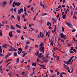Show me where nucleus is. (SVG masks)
I'll use <instances>...</instances> for the list:
<instances>
[{
    "label": "nucleus",
    "mask_w": 77,
    "mask_h": 77,
    "mask_svg": "<svg viewBox=\"0 0 77 77\" xmlns=\"http://www.w3.org/2000/svg\"><path fill=\"white\" fill-rule=\"evenodd\" d=\"M2 53V49H0V53Z\"/></svg>",
    "instance_id": "52"
},
{
    "label": "nucleus",
    "mask_w": 77,
    "mask_h": 77,
    "mask_svg": "<svg viewBox=\"0 0 77 77\" xmlns=\"http://www.w3.org/2000/svg\"><path fill=\"white\" fill-rule=\"evenodd\" d=\"M41 44L40 45V47L39 48H44V47H43L44 46V44L42 43V42H40Z\"/></svg>",
    "instance_id": "3"
},
{
    "label": "nucleus",
    "mask_w": 77,
    "mask_h": 77,
    "mask_svg": "<svg viewBox=\"0 0 77 77\" xmlns=\"http://www.w3.org/2000/svg\"><path fill=\"white\" fill-rule=\"evenodd\" d=\"M47 15V13H44L43 15Z\"/></svg>",
    "instance_id": "62"
},
{
    "label": "nucleus",
    "mask_w": 77,
    "mask_h": 77,
    "mask_svg": "<svg viewBox=\"0 0 77 77\" xmlns=\"http://www.w3.org/2000/svg\"><path fill=\"white\" fill-rule=\"evenodd\" d=\"M8 56H11V55L12 54V53H11L10 54V52H8Z\"/></svg>",
    "instance_id": "29"
},
{
    "label": "nucleus",
    "mask_w": 77,
    "mask_h": 77,
    "mask_svg": "<svg viewBox=\"0 0 77 77\" xmlns=\"http://www.w3.org/2000/svg\"><path fill=\"white\" fill-rule=\"evenodd\" d=\"M53 50L54 51H56V50H59V51H60V52H62V51H61V50H60V49H59V48H54L53 49Z\"/></svg>",
    "instance_id": "10"
},
{
    "label": "nucleus",
    "mask_w": 77,
    "mask_h": 77,
    "mask_svg": "<svg viewBox=\"0 0 77 77\" xmlns=\"http://www.w3.org/2000/svg\"><path fill=\"white\" fill-rule=\"evenodd\" d=\"M9 60H7L5 62H6V63H8V62H9Z\"/></svg>",
    "instance_id": "57"
},
{
    "label": "nucleus",
    "mask_w": 77,
    "mask_h": 77,
    "mask_svg": "<svg viewBox=\"0 0 77 77\" xmlns=\"http://www.w3.org/2000/svg\"><path fill=\"white\" fill-rule=\"evenodd\" d=\"M16 3V2H15L14 1L13 2V3L12 4V6H13V8H15V5Z\"/></svg>",
    "instance_id": "14"
},
{
    "label": "nucleus",
    "mask_w": 77,
    "mask_h": 77,
    "mask_svg": "<svg viewBox=\"0 0 77 77\" xmlns=\"http://www.w3.org/2000/svg\"><path fill=\"white\" fill-rule=\"evenodd\" d=\"M39 54V51H37L36 53H35V54L36 55V56H37V55H38V54Z\"/></svg>",
    "instance_id": "25"
},
{
    "label": "nucleus",
    "mask_w": 77,
    "mask_h": 77,
    "mask_svg": "<svg viewBox=\"0 0 77 77\" xmlns=\"http://www.w3.org/2000/svg\"><path fill=\"white\" fill-rule=\"evenodd\" d=\"M21 4V3H20L19 2H16V3L15 4V6H19L20 5V4Z\"/></svg>",
    "instance_id": "12"
},
{
    "label": "nucleus",
    "mask_w": 77,
    "mask_h": 77,
    "mask_svg": "<svg viewBox=\"0 0 77 77\" xmlns=\"http://www.w3.org/2000/svg\"><path fill=\"white\" fill-rule=\"evenodd\" d=\"M16 26L17 27V28H18L19 29H21V26L18 25L17 24H16Z\"/></svg>",
    "instance_id": "11"
},
{
    "label": "nucleus",
    "mask_w": 77,
    "mask_h": 77,
    "mask_svg": "<svg viewBox=\"0 0 77 77\" xmlns=\"http://www.w3.org/2000/svg\"><path fill=\"white\" fill-rule=\"evenodd\" d=\"M62 32H64V30H65V29H64V28H63V27H62Z\"/></svg>",
    "instance_id": "37"
},
{
    "label": "nucleus",
    "mask_w": 77,
    "mask_h": 77,
    "mask_svg": "<svg viewBox=\"0 0 77 77\" xmlns=\"http://www.w3.org/2000/svg\"><path fill=\"white\" fill-rule=\"evenodd\" d=\"M42 6L43 7V8H44L45 9V6H44V4H43L42 5Z\"/></svg>",
    "instance_id": "58"
},
{
    "label": "nucleus",
    "mask_w": 77,
    "mask_h": 77,
    "mask_svg": "<svg viewBox=\"0 0 77 77\" xmlns=\"http://www.w3.org/2000/svg\"><path fill=\"white\" fill-rule=\"evenodd\" d=\"M35 48H38V45H36L35 46Z\"/></svg>",
    "instance_id": "49"
},
{
    "label": "nucleus",
    "mask_w": 77,
    "mask_h": 77,
    "mask_svg": "<svg viewBox=\"0 0 77 77\" xmlns=\"http://www.w3.org/2000/svg\"><path fill=\"white\" fill-rule=\"evenodd\" d=\"M44 61L45 62H47V59L45 58V59L44 60Z\"/></svg>",
    "instance_id": "40"
},
{
    "label": "nucleus",
    "mask_w": 77,
    "mask_h": 77,
    "mask_svg": "<svg viewBox=\"0 0 77 77\" xmlns=\"http://www.w3.org/2000/svg\"><path fill=\"white\" fill-rule=\"evenodd\" d=\"M73 51L74 52H75V53H77V52L74 49L73 50Z\"/></svg>",
    "instance_id": "51"
},
{
    "label": "nucleus",
    "mask_w": 77,
    "mask_h": 77,
    "mask_svg": "<svg viewBox=\"0 0 77 77\" xmlns=\"http://www.w3.org/2000/svg\"><path fill=\"white\" fill-rule=\"evenodd\" d=\"M35 74V72H34L32 73L30 75L31 76H32L33 75V74Z\"/></svg>",
    "instance_id": "39"
},
{
    "label": "nucleus",
    "mask_w": 77,
    "mask_h": 77,
    "mask_svg": "<svg viewBox=\"0 0 77 77\" xmlns=\"http://www.w3.org/2000/svg\"><path fill=\"white\" fill-rule=\"evenodd\" d=\"M60 37L61 38H63L64 39H66V35H64L63 33H61L60 34Z\"/></svg>",
    "instance_id": "2"
},
{
    "label": "nucleus",
    "mask_w": 77,
    "mask_h": 77,
    "mask_svg": "<svg viewBox=\"0 0 77 77\" xmlns=\"http://www.w3.org/2000/svg\"><path fill=\"white\" fill-rule=\"evenodd\" d=\"M14 38L16 39H17L18 38V37L17 36V35H15V36H14Z\"/></svg>",
    "instance_id": "36"
},
{
    "label": "nucleus",
    "mask_w": 77,
    "mask_h": 77,
    "mask_svg": "<svg viewBox=\"0 0 77 77\" xmlns=\"http://www.w3.org/2000/svg\"><path fill=\"white\" fill-rule=\"evenodd\" d=\"M23 11V9L22 8H20V10L18 11V14L20 15V14H21V13Z\"/></svg>",
    "instance_id": "4"
},
{
    "label": "nucleus",
    "mask_w": 77,
    "mask_h": 77,
    "mask_svg": "<svg viewBox=\"0 0 77 77\" xmlns=\"http://www.w3.org/2000/svg\"><path fill=\"white\" fill-rule=\"evenodd\" d=\"M24 11L25 12H26V9L25 7H24Z\"/></svg>",
    "instance_id": "46"
},
{
    "label": "nucleus",
    "mask_w": 77,
    "mask_h": 77,
    "mask_svg": "<svg viewBox=\"0 0 77 77\" xmlns=\"http://www.w3.org/2000/svg\"><path fill=\"white\" fill-rule=\"evenodd\" d=\"M18 50L20 51V53H21V52L23 51L22 48H18Z\"/></svg>",
    "instance_id": "20"
},
{
    "label": "nucleus",
    "mask_w": 77,
    "mask_h": 77,
    "mask_svg": "<svg viewBox=\"0 0 77 77\" xmlns=\"http://www.w3.org/2000/svg\"><path fill=\"white\" fill-rule=\"evenodd\" d=\"M64 66H65L64 67V68L66 69V70H67V68L68 67V66L67 65H65V64H64Z\"/></svg>",
    "instance_id": "19"
},
{
    "label": "nucleus",
    "mask_w": 77,
    "mask_h": 77,
    "mask_svg": "<svg viewBox=\"0 0 77 77\" xmlns=\"http://www.w3.org/2000/svg\"><path fill=\"white\" fill-rule=\"evenodd\" d=\"M50 24V22H48V23H47V26H50V25H49Z\"/></svg>",
    "instance_id": "43"
},
{
    "label": "nucleus",
    "mask_w": 77,
    "mask_h": 77,
    "mask_svg": "<svg viewBox=\"0 0 77 77\" xmlns=\"http://www.w3.org/2000/svg\"><path fill=\"white\" fill-rule=\"evenodd\" d=\"M44 36V34H42V36H41V38H43V37Z\"/></svg>",
    "instance_id": "55"
},
{
    "label": "nucleus",
    "mask_w": 77,
    "mask_h": 77,
    "mask_svg": "<svg viewBox=\"0 0 77 77\" xmlns=\"http://www.w3.org/2000/svg\"><path fill=\"white\" fill-rule=\"evenodd\" d=\"M26 54H27V53H26L23 54L22 55L23 57H24L25 56Z\"/></svg>",
    "instance_id": "21"
},
{
    "label": "nucleus",
    "mask_w": 77,
    "mask_h": 77,
    "mask_svg": "<svg viewBox=\"0 0 77 77\" xmlns=\"http://www.w3.org/2000/svg\"><path fill=\"white\" fill-rule=\"evenodd\" d=\"M7 4V2L6 1L3 2H2V6L5 7V6Z\"/></svg>",
    "instance_id": "5"
},
{
    "label": "nucleus",
    "mask_w": 77,
    "mask_h": 77,
    "mask_svg": "<svg viewBox=\"0 0 77 77\" xmlns=\"http://www.w3.org/2000/svg\"><path fill=\"white\" fill-rule=\"evenodd\" d=\"M25 48H29V46L28 45H26L25 47Z\"/></svg>",
    "instance_id": "34"
},
{
    "label": "nucleus",
    "mask_w": 77,
    "mask_h": 77,
    "mask_svg": "<svg viewBox=\"0 0 77 77\" xmlns=\"http://www.w3.org/2000/svg\"><path fill=\"white\" fill-rule=\"evenodd\" d=\"M73 57L74 56H72V57H71L70 59L68 61V62H66V64H67V65H70V64H71L72 63V62L70 63H69L71 62V60H72V58H73Z\"/></svg>",
    "instance_id": "1"
},
{
    "label": "nucleus",
    "mask_w": 77,
    "mask_h": 77,
    "mask_svg": "<svg viewBox=\"0 0 77 77\" xmlns=\"http://www.w3.org/2000/svg\"><path fill=\"white\" fill-rule=\"evenodd\" d=\"M30 42L29 41H27L26 42V44H30Z\"/></svg>",
    "instance_id": "32"
},
{
    "label": "nucleus",
    "mask_w": 77,
    "mask_h": 77,
    "mask_svg": "<svg viewBox=\"0 0 77 77\" xmlns=\"http://www.w3.org/2000/svg\"><path fill=\"white\" fill-rule=\"evenodd\" d=\"M67 69H68V72H71V71H70V70L69 69V67H67Z\"/></svg>",
    "instance_id": "27"
},
{
    "label": "nucleus",
    "mask_w": 77,
    "mask_h": 77,
    "mask_svg": "<svg viewBox=\"0 0 77 77\" xmlns=\"http://www.w3.org/2000/svg\"><path fill=\"white\" fill-rule=\"evenodd\" d=\"M60 41V38L59 37L58 38V41Z\"/></svg>",
    "instance_id": "59"
},
{
    "label": "nucleus",
    "mask_w": 77,
    "mask_h": 77,
    "mask_svg": "<svg viewBox=\"0 0 77 77\" xmlns=\"http://www.w3.org/2000/svg\"><path fill=\"white\" fill-rule=\"evenodd\" d=\"M49 34H48V32L46 31V36H47V35H48Z\"/></svg>",
    "instance_id": "33"
},
{
    "label": "nucleus",
    "mask_w": 77,
    "mask_h": 77,
    "mask_svg": "<svg viewBox=\"0 0 77 77\" xmlns=\"http://www.w3.org/2000/svg\"><path fill=\"white\" fill-rule=\"evenodd\" d=\"M0 70H2V66H1L0 67Z\"/></svg>",
    "instance_id": "53"
},
{
    "label": "nucleus",
    "mask_w": 77,
    "mask_h": 77,
    "mask_svg": "<svg viewBox=\"0 0 77 77\" xmlns=\"http://www.w3.org/2000/svg\"><path fill=\"white\" fill-rule=\"evenodd\" d=\"M42 35V32H40L39 34L40 36H41Z\"/></svg>",
    "instance_id": "44"
},
{
    "label": "nucleus",
    "mask_w": 77,
    "mask_h": 77,
    "mask_svg": "<svg viewBox=\"0 0 77 77\" xmlns=\"http://www.w3.org/2000/svg\"><path fill=\"white\" fill-rule=\"evenodd\" d=\"M0 36H3L2 34L0 32Z\"/></svg>",
    "instance_id": "56"
},
{
    "label": "nucleus",
    "mask_w": 77,
    "mask_h": 77,
    "mask_svg": "<svg viewBox=\"0 0 77 77\" xmlns=\"http://www.w3.org/2000/svg\"><path fill=\"white\" fill-rule=\"evenodd\" d=\"M21 38L22 39H24V38H23V35L22 36Z\"/></svg>",
    "instance_id": "64"
},
{
    "label": "nucleus",
    "mask_w": 77,
    "mask_h": 77,
    "mask_svg": "<svg viewBox=\"0 0 77 77\" xmlns=\"http://www.w3.org/2000/svg\"><path fill=\"white\" fill-rule=\"evenodd\" d=\"M76 30H75V29H73L72 30V32H75Z\"/></svg>",
    "instance_id": "41"
},
{
    "label": "nucleus",
    "mask_w": 77,
    "mask_h": 77,
    "mask_svg": "<svg viewBox=\"0 0 77 77\" xmlns=\"http://www.w3.org/2000/svg\"><path fill=\"white\" fill-rule=\"evenodd\" d=\"M11 11V12H13V11H14V9L13 8H11V10H10Z\"/></svg>",
    "instance_id": "48"
},
{
    "label": "nucleus",
    "mask_w": 77,
    "mask_h": 77,
    "mask_svg": "<svg viewBox=\"0 0 77 77\" xmlns=\"http://www.w3.org/2000/svg\"><path fill=\"white\" fill-rule=\"evenodd\" d=\"M60 15L59 14H58V15H57L56 16L57 18H59V16H60Z\"/></svg>",
    "instance_id": "42"
},
{
    "label": "nucleus",
    "mask_w": 77,
    "mask_h": 77,
    "mask_svg": "<svg viewBox=\"0 0 77 77\" xmlns=\"http://www.w3.org/2000/svg\"><path fill=\"white\" fill-rule=\"evenodd\" d=\"M73 72V68H72V67L71 70V72Z\"/></svg>",
    "instance_id": "45"
},
{
    "label": "nucleus",
    "mask_w": 77,
    "mask_h": 77,
    "mask_svg": "<svg viewBox=\"0 0 77 77\" xmlns=\"http://www.w3.org/2000/svg\"><path fill=\"white\" fill-rule=\"evenodd\" d=\"M9 55H8V54L5 57V59H6V58H7V57H9Z\"/></svg>",
    "instance_id": "30"
},
{
    "label": "nucleus",
    "mask_w": 77,
    "mask_h": 77,
    "mask_svg": "<svg viewBox=\"0 0 77 77\" xmlns=\"http://www.w3.org/2000/svg\"><path fill=\"white\" fill-rule=\"evenodd\" d=\"M5 22L6 24H8V21L5 20Z\"/></svg>",
    "instance_id": "60"
},
{
    "label": "nucleus",
    "mask_w": 77,
    "mask_h": 77,
    "mask_svg": "<svg viewBox=\"0 0 77 77\" xmlns=\"http://www.w3.org/2000/svg\"><path fill=\"white\" fill-rule=\"evenodd\" d=\"M70 51L71 53H74V52L72 51Z\"/></svg>",
    "instance_id": "61"
},
{
    "label": "nucleus",
    "mask_w": 77,
    "mask_h": 77,
    "mask_svg": "<svg viewBox=\"0 0 77 77\" xmlns=\"http://www.w3.org/2000/svg\"><path fill=\"white\" fill-rule=\"evenodd\" d=\"M9 35L10 36V38H12V37H13V35H12V33L11 31H10L9 32Z\"/></svg>",
    "instance_id": "6"
},
{
    "label": "nucleus",
    "mask_w": 77,
    "mask_h": 77,
    "mask_svg": "<svg viewBox=\"0 0 77 77\" xmlns=\"http://www.w3.org/2000/svg\"><path fill=\"white\" fill-rule=\"evenodd\" d=\"M75 18V19H77V18H76V17L75 16V14H74L73 15V18Z\"/></svg>",
    "instance_id": "28"
},
{
    "label": "nucleus",
    "mask_w": 77,
    "mask_h": 77,
    "mask_svg": "<svg viewBox=\"0 0 77 77\" xmlns=\"http://www.w3.org/2000/svg\"><path fill=\"white\" fill-rule=\"evenodd\" d=\"M55 38H57V35H55Z\"/></svg>",
    "instance_id": "54"
},
{
    "label": "nucleus",
    "mask_w": 77,
    "mask_h": 77,
    "mask_svg": "<svg viewBox=\"0 0 77 77\" xmlns=\"http://www.w3.org/2000/svg\"><path fill=\"white\" fill-rule=\"evenodd\" d=\"M13 50L14 51H17V49H16L13 48Z\"/></svg>",
    "instance_id": "50"
},
{
    "label": "nucleus",
    "mask_w": 77,
    "mask_h": 77,
    "mask_svg": "<svg viewBox=\"0 0 77 77\" xmlns=\"http://www.w3.org/2000/svg\"><path fill=\"white\" fill-rule=\"evenodd\" d=\"M66 24L68 26V27H71V26H72L71 25V24L69 23H66Z\"/></svg>",
    "instance_id": "7"
},
{
    "label": "nucleus",
    "mask_w": 77,
    "mask_h": 77,
    "mask_svg": "<svg viewBox=\"0 0 77 77\" xmlns=\"http://www.w3.org/2000/svg\"><path fill=\"white\" fill-rule=\"evenodd\" d=\"M19 60H20V59L19 58H17L16 60V62L17 63H19Z\"/></svg>",
    "instance_id": "18"
},
{
    "label": "nucleus",
    "mask_w": 77,
    "mask_h": 77,
    "mask_svg": "<svg viewBox=\"0 0 77 77\" xmlns=\"http://www.w3.org/2000/svg\"><path fill=\"white\" fill-rule=\"evenodd\" d=\"M16 32L17 33H21V31L20 30H17Z\"/></svg>",
    "instance_id": "26"
},
{
    "label": "nucleus",
    "mask_w": 77,
    "mask_h": 77,
    "mask_svg": "<svg viewBox=\"0 0 77 77\" xmlns=\"http://www.w3.org/2000/svg\"><path fill=\"white\" fill-rule=\"evenodd\" d=\"M59 74H60V73L59 72V71H57V75H59Z\"/></svg>",
    "instance_id": "38"
},
{
    "label": "nucleus",
    "mask_w": 77,
    "mask_h": 77,
    "mask_svg": "<svg viewBox=\"0 0 77 77\" xmlns=\"http://www.w3.org/2000/svg\"><path fill=\"white\" fill-rule=\"evenodd\" d=\"M66 14H63V16H62L63 19H65V18H66Z\"/></svg>",
    "instance_id": "16"
},
{
    "label": "nucleus",
    "mask_w": 77,
    "mask_h": 77,
    "mask_svg": "<svg viewBox=\"0 0 77 77\" xmlns=\"http://www.w3.org/2000/svg\"><path fill=\"white\" fill-rule=\"evenodd\" d=\"M61 73H62V74H64L65 75H66V73H65L64 72H63Z\"/></svg>",
    "instance_id": "47"
},
{
    "label": "nucleus",
    "mask_w": 77,
    "mask_h": 77,
    "mask_svg": "<svg viewBox=\"0 0 77 77\" xmlns=\"http://www.w3.org/2000/svg\"><path fill=\"white\" fill-rule=\"evenodd\" d=\"M7 46H8V45L6 44H4L2 45V47H3V48H7Z\"/></svg>",
    "instance_id": "8"
},
{
    "label": "nucleus",
    "mask_w": 77,
    "mask_h": 77,
    "mask_svg": "<svg viewBox=\"0 0 77 77\" xmlns=\"http://www.w3.org/2000/svg\"><path fill=\"white\" fill-rule=\"evenodd\" d=\"M31 29L30 30H29V31H30L31 32H32V31H33L34 30V29L32 28H30Z\"/></svg>",
    "instance_id": "31"
},
{
    "label": "nucleus",
    "mask_w": 77,
    "mask_h": 77,
    "mask_svg": "<svg viewBox=\"0 0 77 77\" xmlns=\"http://www.w3.org/2000/svg\"><path fill=\"white\" fill-rule=\"evenodd\" d=\"M39 50L40 51H42L43 53H44V48H40Z\"/></svg>",
    "instance_id": "13"
},
{
    "label": "nucleus",
    "mask_w": 77,
    "mask_h": 77,
    "mask_svg": "<svg viewBox=\"0 0 77 77\" xmlns=\"http://www.w3.org/2000/svg\"><path fill=\"white\" fill-rule=\"evenodd\" d=\"M44 56L42 55V53H40L38 55V57H44Z\"/></svg>",
    "instance_id": "9"
},
{
    "label": "nucleus",
    "mask_w": 77,
    "mask_h": 77,
    "mask_svg": "<svg viewBox=\"0 0 77 77\" xmlns=\"http://www.w3.org/2000/svg\"><path fill=\"white\" fill-rule=\"evenodd\" d=\"M16 9H17V8H15L14 9V12H16Z\"/></svg>",
    "instance_id": "63"
},
{
    "label": "nucleus",
    "mask_w": 77,
    "mask_h": 77,
    "mask_svg": "<svg viewBox=\"0 0 77 77\" xmlns=\"http://www.w3.org/2000/svg\"><path fill=\"white\" fill-rule=\"evenodd\" d=\"M13 49L9 48L8 49L9 51H13Z\"/></svg>",
    "instance_id": "22"
},
{
    "label": "nucleus",
    "mask_w": 77,
    "mask_h": 77,
    "mask_svg": "<svg viewBox=\"0 0 77 77\" xmlns=\"http://www.w3.org/2000/svg\"><path fill=\"white\" fill-rule=\"evenodd\" d=\"M14 56L15 57V56H17V53H14Z\"/></svg>",
    "instance_id": "24"
},
{
    "label": "nucleus",
    "mask_w": 77,
    "mask_h": 77,
    "mask_svg": "<svg viewBox=\"0 0 77 77\" xmlns=\"http://www.w3.org/2000/svg\"><path fill=\"white\" fill-rule=\"evenodd\" d=\"M10 28L11 29H12V30H15V28L13 26L11 25Z\"/></svg>",
    "instance_id": "15"
},
{
    "label": "nucleus",
    "mask_w": 77,
    "mask_h": 77,
    "mask_svg": "<svg viewBox=\"0 0 77 77\" xmlns=\"http://www.w3.org/2000/svg\"><path fill=\"white\" fill-rule=\"evenodd\" d=\"M50 72H52V73H53L54 72V71L53 70H50Z\"/></svg>",
    "instance_id": "35"
},
{
    "label": "nucleus",
    "mask_w": 77,
    "mask_h": 77,
    "mask_svg": "<svg viewBox=\"0 0 77 77\" xmlns=\"http://www.w3.org/2000/svg\"><path fill=\"white\" fill-rule=\"evenodd\" d=\"M49 54H48L46 56V58L48 59V58L49 57Z\"/></svg>",
    "instance_id": "23"
},
{
    "label": "nucleus",
    "mask_w": 77,
    "mask_h": 77,
    "mask_svg": "<svg viewBox=\"0 0 77 77\" xmlns=\"http://www.w3.org/2000/svg\"><path fill=\"white\" fill-rule=\"evenodd\" d=\"M17 19L18 20V21H20V16H18L17 17Z\"/></svg>",
    "instance_id": "17"
}]
</instances>
